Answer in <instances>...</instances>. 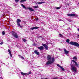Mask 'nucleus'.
I'll return each mask as SVG.
<instances>
[{
  "mask_svg": "<svg viewBox=\"0 0 79 79\" xmlns=\"http://www.w3.org/2000/svg\"><path fill=\"white\" fill-rule=\"evenodd\" d=\"M47 58L48 61L46 63V64H50L55 61V58L53 57L52 58L50 55H48Z\"/></svg>",
  "mask_w": 79,
  "mask_h": 79,
  "instance_id": "obj_1",
  "label": "nucleus"
},
{
  "mask_svg": "<svg viewBox=\"0 0 79 79\" xmlns=\"http://www.w3.org/2000/svg\"><path fill=\"white\" fill-rule=\"evenodd\" d=\"M71 70L73 71V72H74L75 73H77V68L75 66H73V65H72L71 66Z\"/></svg>",
  "mask_w": 79,
  "mask_h": 79,
  "instance_id": "obj_2",
  "label": "nucleus"
},
{
  "mask_svg": "<svg viewBox=\"0 0 79 79\" xmlns=\"http://www.w3.org/2000/svg\"><path fill=\"white\" fill-rule=\"evenodd\" d=\"M69 44L70 45H74L76 47H79V44L75 42L71 41L69 43Z\"/></svg>",
  "mask_w": 79,
  "mask_h": 79,
  "instance_id": "obj_3",
  "label": "nucleus"
},
{
  "mask_svg": "<svg viewBox=\"0 0 79 79\" xmlns=\"http://www.w3.org/2000/svg\"><path fill=\"white\" fill-rule=\"evenodd\" d=\"M21 6L23 7V8H25V9H29V10H30L31 11H34V9H32L31 8H30V7H27V8L26 7V6H25L23 4H21Z\"/></svg>",
  "mask_w": 79,
  "mask_h": 79,
  "instance_id": "obj_4",
  "label": "nucleus"
},
{
  "mask_svg": "<svg viewBox=\"0 0 79 79\" xmlns=\"http://www.w3.org/2000/svg\"><path fill=\"white\" fill-rule=\"evenodd\" d=\"M12 33L13 35V36L14 37H15V38H16L17 39L18 38V34L13 31L12 32Z\"/></svg>",
  "mask_w": 79,
  "mask_h": 79,
  "instance_id": "obj_5",
  "label": "nucleus"
},
{
  "mask_svg": "<svg viewBox=\"0 0 79 79\" xmlns=\"http://www.w3.org/2000/svg\"><path fill=\"white\" fill-rule=\"evenodd\" d=\"M67 16H77V15L73 14H67Z\"/></svg>",
  "mask_w": 79,
  "mask_h": 79,
  "instance_id": "obj_6",
  "label": "nucleus"
},
{
  "mask_svg": "<svg viewBox=\"0 0 79 79\" xmlns=\"http://www.w3.org/2000/svg\"><path fill=\"white\" fill-rule=\"evenodd\" d=\"M42 45L44 46V47H45L46 50H48V46L47 45L45 44H42Z\"/></svg>",
  "mask_w": 79,
  "mask_h": 79,
  "instance_id": "obj_7",
  "label": "nucleus"
},
{
  "mask_svg": "<svg viewBox=\"0 0 79 79\" xmlns=\"http://www.w3.org/2000/svg\"><path fill=\"white\" fill-rule=\"evenodd\" d=\"M21 74L23 76H27L28 73H23V72H21Z\"/></svg>",
  "mask_w": 79,
  "mask_h": 79,
  "instance_id": "obj_8",
  "label": "nucleus"
},
{
  "mask_svg": "<svg viewBox=\"0 0 79 79\" xmlns=\"http://www.w3.org/2000/svg\"><path fill=\"white\" fill-rule=\"evenodd\" d=\"M37 48H38V49H39V50H42L44 49V47L43 46L38 47Z\"/></svg>",
  "mask_w": 79,
  "mask_h": 79,
  "instance_id": "obj_9",
  "label": "nucleus"
},
{
  "mask_svg": "<svg viewBox=\"0 0 79 79\" xmlns=\"http://www.w3.org/2000/svg\"><path fill=\"white\" fill-rule=\"evenodd\" d=\"M39 27H35L31 28V30H33L34 29H39Z\"/></svg>",
  "mask_w": 79,
  "mask_h": 79,
  "instance_id": "obj_10",
  "label": "nucleus"
},
{
  "mask_svg": "<svg viewBox=\"0 0 79 79\" xmlns=\"http://www.w3.org/2000/svg\"><path fill=\"white\" fill-rule=\"evenodd\" d=\"M64 52L66 54H68V53H69V51L66 50V49L65 48H64Z\"/></svg>",
  "mask_w": 79,
  "mask_h": 79,
  "instance_id": "obj_11",
  "label": "nucleus"
},
{
  "mask_svg": "<svg viewBox=\"0 0 79 79\" xmlns=\"http://www.w3.org/2000/svg\"><path fill=\"white\" fill-rule=\"evenodd\" d=\"M45 2H37L36 3V4L37 5H40L41 4H42V3H44Z\"/></svg>",
  "mask_w": 79,
  "mask_h": 79,
  "instance_id": "obj_12",
  "label": "nucleus"
},
{
  "mask_svg": "<svg viewBox=\"0 0 79 79\" xmlns=\"http://www.w3.org/2000/svg\"><path fill=\"white\" fill-rule=\"evenodd\" d=\"M34 53H35V54L37 55H39V52H38V51L37 50H35Z\"/></svg>",
  "mask_w": 79,
  "mask_h": 79,
  "instance_id": "obj_13",
  "label": "nucleus"
},
{
  "mask_svg": "<svg viewBox=\"0 0 79 79\" xmlns=\"http://www.w3.org/2000/svg\"><path fill=\"white\" fill-rule=\"evenodd\" d=\"M8 52L9 53L10 56H11V57H12V54H11V51H10V50L8 49Z\"/></svg>",
  "mask_w": 79,
  "mask_h": 79,
  "instance_id": "obj_14",
  "label": "nucleus"
},
{
  "mask_svg": "<svg viewBox=\"0 0 79 79\" xmlns=\"http://www.w3.org/2000/svg\"><path fill=\"white\" fill-rule=\"evenodd\" d=\"M17 23H19V22H21V20H20L19 19H17Z\"/></svg>",
  "mask_w": 79,
  "mask_h": 79,
  "instance_id": "obj_15",
  "label": "nucleus"
},
{
  "mask_svg": "<svg viewBox=\"0 0 79 79\" xmlns=\"http://www.w3.org/2000/svg\"><path fill=\"white\" fill-rule=\"evenodd\" d=\"M19 58H20L21 59H22V60H24V58L21 56H19Z\"/></svg>",
  "mask_w": 79,
  "mask_h": 79,
  "instance_id": "obj_16",
  "label": "nucleus"
},
{
  "mask_svg": "<svg viewBox=\"0 0 79 79\" xmlns=\"http://www.w3.org/2000/svg\"><path fill=\"white\" fill-rule=\"evenodd\" d=\"M17 25L19 27H22V26L20 25V23H17Z\"/></svg>",
  "mask_w": 79,
  "mask_h": 79,
  "instance_id": "obj_17",
  "label": "nucleus"
},
{
  "mask_svg": "<svg viewBox=\"0 0 79 79\" xmlns=\"http://www.w3.org/2000/svg\"><path fill=\"white\" fill-rule=\"evenodd\" d=\"M33 7L34 8H39V6H33Z\"/></svg>",
  "mask_w": 79,
  "mask_h": 79,
  "instance_id": "obj_18",
  "label": "nucleus"
},
{
  "mask_svg": "<svg viewBox=\"0 0 79 79\" xmlns=\"http://www.w3.org/2000/svg\"><path fill=\"white\" fill-rule=\"evenodd\" d=\"M27 0H21L20 1V2L21 3H22V2H25V1H26Z\"/></svg>",
  "mask_w": 79,
  "mask_h": 79,
  "instance_id": "obj_19",
  "label": "nucleus"
},
{
  "mask_svg": "<svg viewBox=\"0 0 79 79\" xmlns=\"http://www.w3.org/2000/svg\"><path fill=\"white\" fill-rule=\"evenodd\" d=\"M66 42H67V43H69V39H67L66 40Z\"/></svg>",
  "mask_w": 79,
  "mask_h": 79,
  "instance_id": "obj_20",
  "label": "nucleus"
},
{
  "mask_svg": "<svg viewBox=\"0 0 79 79\" xmlns=\"http://www.w3.org/2000/svg\"><path fill=\"white\" fill-rule=\"evenodd\" d=\"M73 59H74V60H75V61L77 60V58L76 57H73Z\"/></svg>",
  "mask_w": 79,
  "mask_h": 79,
  "instance_id": "obj_21",
  "label": "nucleus"
},
{
  "mask_svg": "<svg viewBox=\"0 0 79 79\" xmlns=\"http://www.w3.org/2000/svg\"><path fill=\"white\" fill-rule=\"evenodd\" d=\"M60 8H61V7H57L56 8V9L57 10H58L59 9H60Z\"/></svg>",
  "mask_w": 79,
  "mask_h": 79,
  "instance_id": "obj_22",
  "label": "nucleus"
},
{
  "mask_svg": "<svg viewBox=\"0 0 79 79\" xmlns=\"http://www.w3.org/2000/svg\"><path fill=\"white\" fill-rule=\"evenodd\" d=\"M57 66H58V67H59V68H60L61 67V65H60L59 64H57Z\"/></svg>",
  "mask_w": 79,
  "mask_h": 79,
  "instance_id": "obj_23",
  "label": "nucleus"
},
{
  "mask_svg": "<svg viewBox=\"0 0 79 79\" xmlns=\"http://www.w3.org/2000/svg\"><path fill=\"white\" fill-rule=\"evenodd\" d=\"M2 35H5V31H3L2 32Z\"/></svg>",
  "mask_w": 79,
  "mask_h": 79,
  "instance_id": "obj_24",
  "label": "nucleus"
},
{
  "mask_svg": "<svg viewBox=\"0 0 79 79\" xmlns=\"http://www.w3.org/2000/svg\"><path fill=\"white\" fill-rule=\"evenodd\" d=\"M15 1L16 3H17L18 2H19V0H15Z\"/></svg>",
  "mask_w": 79,
  "mask_h": 79,
  "instance_id": "obj_25",
  "label": "nucleus"
},
{
  "mask_svg": "<svg viewBox=\"0 0 79 79\" xmlns=\"http://www.w3.org/2000/svg\"><path fill=\"white\" fill-rule=\"evenodd\" d=\"M60 68H61V69H62V70H63V71H64V68H63L62 67H61Z\"/></svg>",
  "mask_w": 79,
  "mask_h": 79,
  "instance_id": "obj_26",
  "label": "nucleus"
},
{
  "mask_svg": "<svg viewBox=\"0 0 79 79\" xmlns=\"http://www.w3.org/2000/svg\"><path fill=\"white\" fill-rule=\"evenodd\" d=\"M59 35H60V37H63V35L61 34H59Z\"/></svg>",
  "mask_w": 79,
  "mask_h": 79,
  "instance_id": "obj_27",
  "label": "nucleus"
},
{
  "mask_svg": "<svg viewBox=\"0 0 79 79\" xmlns=\"http://www.w3.org/2000/svg\"><path fill=\"white\" fill-rule=\"evenodd\" d=\"M23 42H26V40L25 39H23Z\"/></svg>",
  "mask_w": 79,
  "mask_h": 79,
  "instance_id": "obj_28",
  "label": "nucleus"
},
{
  "mask_svg": "<svg viewBox=\"0 0 79 79\" xmlns=\"http://www.w3.org/2000/svg\"><path fill=\"white\" fill-rule=\"evenodd\" d=\"M3 44V42H2L0 43V45H2Z\"/></svg>",
  "mask_w": 79,
  "mask_h": 79,
  "instance_id": "obj_29",
  "label": "nucleus"
},
{
  "mask_svg": "<svg viewBox=\"0 0 79 79\" xmlns=\"http://www.w3.org/2000/svg\"><path fill=\"white\" fill-rule=\"evenodd\" d=\"M63 21V20H61V19H60V20H58V21Z\"/></svg>",
  "mask_w": 79,
  "mask_h": 79,
  "instance_id": "obj_30",
  "label": "nucleus"
},
{
  "mask_svg": "<svg viewBox=\"0 0 79 79\" xmlns=\"http://www.w3.org/2000/svg\"><path fill=\"white\" fill-rule=\"evenodd\" d=\"M54 79H58V77H55L54 78Z\"/></svg>",
  "mask_w": 79,
  "mask_h": 79,
  "instance_id": "obj_31",
  "label": "nucleus"
},
{
  "mask_svg": "<svg viewBox=\"0 0 79 79\" xmlns=\"http://www.w3.org/2000/svg\"><path fill=\"white\" fill-rule=\"evenodd\" d=\"M31 74V72H30L28 73L29 74Z\"/></svg>",
  "mask_w": 79,
  "mask_h": 79,
  "instance_id": "obj_32",
  "label": "nucleus"
},
{
  "mask_svg": "<svg viewBox=\"0 0 79 79\" xmlns=\"http://www.w3.org/2000/svg\"><path fill=\"white\" fill-rule=\"evenodd\" d=\"M41 79H48L47 78H45L44 79L43 78H41Z\"/></svg>",
  "mask_w": 79,
  "mask_h": 79,
  "instance_id": "obj_33",
  "label": "nucleus"
},
{
  "mask_svg": "<svg viewBox=\"0 0 79 79\" xmlns=\"http://www.w3.org/2000/svg\"><path fill=\"white\" fill-rule=\"evenodd\" d=\"M77 31H79V28L77 29Z\"/></svg>",
  "mask_w": 79,
  "mask_h": 79,
  "instance_id": "obj_34",
  "label": "nucleus"
},
{
  "mask_svg": "<svg viewBox=\"0 0 79 79\" xmlns=\"http://www.w3.org/2000/svg\"><path fill=\"white\" fill-rule=\"evenodd\" d=\"M69 21H70V22H71V21H72V20H70Z\"/></svg>",
  "mask_w": 79,
  "mask_h": 79,
  "instance_id": "obj_35",
  "label": "nucleus"
},
{
  "mask_svg": "<svg viewBox=\"0 0 79 79\" xmlns=\"http://www.w3.org/2000/svg\"><path fill=\"white\" fill-rule=\"evenodd\" d=\"M40 0V1L42 0L43 1H44V0Z\"/></svg>",
  "mask_w": 79,
  "mask_h": 79,
  "instance_id": "obj_36",
  "label": "nucleus"
},
{
  "mask_svg": "<svg viewBox=\"0 0 79 79\" xmlns=\"http://www.w3.org/2000/svg\"><path fill=\"white\" fill-rule=\"evenodd\" d=\"M60 79H62V78H60Z\"/></svg>",
  "mask_w": 79,
  "mask_h": 79,
  "instance_id": "obj_37",
  "label": "nucleus"
},
{
  "mask_svg": "<svg viewBox=\"0 0 79 79\" xmlns=\"http://www.w3.org/2000/svg\"><path fill=\"white\" fill-rule=\"evenodd\" d=\"M78 36H79V35H78Z\"/></svg>",
  "mask_w": 79,
  "mask_h": 79,
  "instance_id": "obj_38",
  "label": "nucleus"
}]
</instances>
